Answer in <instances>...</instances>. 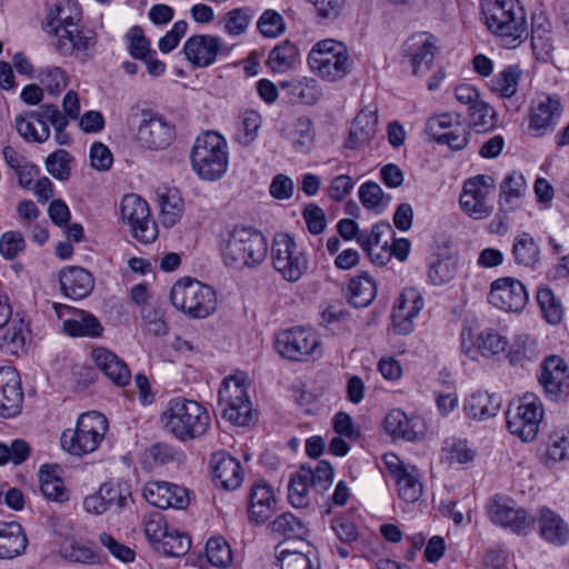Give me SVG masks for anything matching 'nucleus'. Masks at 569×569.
<instances>
[{
	"label": "nucleus",
	"mask_w": 569,
	"mask_h": 569,
	"mask_svg": "<svg viewBox=\"0 0 569 569\" xmlns=\"http://www.w3.org/2000/svg\"><path fill=\"white\" fill-rule=\"evenodd\" d=\"M482 21L499 44L516 49L529 36L527 14L519 0H481Z\"/></svg>",
	"instance_id": "f257e3e1"
},
{
	"label": "nucleus",
	"mask_w": 569,
	"mask_h": 569,
	"mask_svg": "<svg viewBox=\"0 0 569 569\" xmlns=\"http://www.w3.org/2000/svg\"><path fill=\"white\" fill-rule=\"evenodd\" d=\"M160 420L170 435L184 442L204 436L211 421L204 406L184 397L170 399Z\"/></svg>",
	"instance_id": "f03ea898"
},
{
	"label": "nucleus",
	"mask_w": 569,
	"mask_h": 569,
	"mask_svg": "<svg viewBox=\"0 0 569 569\" xmlns=\"http://www.w3.org/2000/svg\"><path fill=\"white\" fill-rule=\"evenodd\" d=\"M268 253L266 237L250 227H234L221 246V257L227 267L242 270L262 263Z\"/></svg>",
	"instance_id": "7ed1b4c3"
},
{
	"label": "nucleus",
	"mask_w": 569,
	"mask_h": 569,
	"mask_svg": "<svg viewBox=\"0 0 569 569\" xmlns=\"http://www.w3.org/2000/svg\"><path fill=\"white\" fill-rule=\"evenodd\" d=\"M308 66L321 79L337 82L351 72L353 61L345 43L335 39H323L311 48Z\"/></svg>",
	"instance_id": "20e7f679"
},
{
	"label": "nucleus",
	"mask_w": 569,
	"mask_h": 569,
	"mask_svg": "<svg viewBox=\"0 0 569 569\" xmlns=\"http://www.w3.org/2000/svg\"><path fill=\"white\" fill-rule=\"evenodd\" d=\"M108 430L107 418L98 411L82 413L76 428L62 432L61 447L68 453L82 457L94 452L103 440Z\"/></svg>",
	"instance_id": "39448f33"
},
{
	"label": "nucleus",
	"mask_w": 569,
	"mask_h": 569,
	"mask_svg": "<svg viewBox=\"0 0 569 569\" xmlns=\"http://www.w3.org/2000/svg\"><path fill=\"white\" fill-rule=\"evenodd\" d=\"M173 307L194 319H204L217 310V295L212 287L196 279L178 280L171 288Z\"/></svg>",
	"instance_id": "423d86ee"
},
{
	"label": "nucleus",
	"mask_w": 569,
	"mask_h": 569,
	"mask_svg": "<svg viewBox=\"0 0 569 569\" xmlns=\"http://www.w3.org/2000/svg\"><path fill=\"white\" fill-rule=\"evenodd\" d=\"M194 171L204 180L221 178L228 168L227 142L214 131H208L196 139L191 151Z\"/></svg>",
	"instance_id": "0eeeda50"
},
{
	"label": "nucleus",
	"mask_w": 569,
	"mask_h": 569,
	"mask_svg": "<svg viewBox=\"0 0 569 569\" xmlns=\"http://www.w3.org/2000/svg\"><path fill=\"white\" fill-rule=\"evenodd\" d=\"M218 406L222 417L237 426H248L252 421V403L249 400L244 372L238 371L222 380Z\"/></svg>",
	"instance_id": "6e6552de"
},
{
	"label": "nucleus",
	"mask_w": 569,
	"mask_h": 569,
	"mask_svg": "<svg viewBox=\"0 0 569 569\" xmlns=\"http://www.w3.org/2000/svg\"><path fill=\"white\" fill-rule=\"evenodd\" d=\"M274 348L281 357L291 361L316 360L323 353L317 332L305 327L279 331L276 336Z\"/></svg>",
	"instance_id": "1a4fd4ad"
},
{
	"label": "nucleus",
	"mask_w": 569,
	"mask_h": 569,
	"mask_svg": "<svg viewBox=\"0 0 569 569\" xmlns=\"http://www.w3.org/2000/svg\"><path fill=\"white\" fill-rule=\"evenodd\" d=\"M271 261L274 270L289 282L300 280L309 268L307 253L287 233H279L273 238Z\"/></svg>",
	"instance_id": "9d476101"
},
{
	"label": "nucleus",
	"mask_w": 569,
	"mask_h": 569,
	"mask_svg": "<svg viewBox=\"0 0 569 569\" xmlns=\"http://www.w3.org/2000/svg\"><path fill=\"white\" fill-rule=\"evenodd\" d=\"M543 415L539 397L535 393H526L517 403L510 405L506 413L508 430L522 441H532L538 435Z\"/></svg>",
	"instance_id": "9b49d317"
},
{
	"label": "nucleus",
	"mask_w": 569,
	"mask_h": 569,
	"mask_svg": "<svg viewBox=\"0 0 569 569\" xmlns=\"http://www.w3.org/2000/svg\"><path fill=\"white\" fill-rule=\"evenodd\" d=\"M121 219L130 227L133 239L143 244L158 238V226L150 214L148 202L136 193L126 194L120 203Z\"/></svg>",
	"instance_id": "f8f14e48"
},
{
	"label": "nucleus",
	"mask_w": 569,
	"mask_h": 569,
	"mask_svg": "<svg viewBox=\"0 0 569 569\" xmlns=\"http://www.w3.org/2000/svg\"><path fill=\"white\" fill-rule=\"evenodd\" d=\"M486 511L492 523L510 529L516 535L527 533L536 522V517L530 516L526 509L516 508L512 500L498 495L489 499Z\"/></svg>",
	"instance_id": "ddd939ff"
},
{
	"label": "nucleus",
	"mask_w": 569,
	"mask_h": 569,
	"mask_svg": "<svg viewBox=\"0 0 569 569\" xmlns=\"http://www.w3.org/2000/svg\"><path fill=\"white\" fill-rule=\"evenodd\" d=\"M176 139V127L162 114L142 110L141 121L137 131V140L148 150L167 149Z\"/></svg>",
	"instance_id": "4468645a"
},
{
	"label": "nucleus",
	"mask_w": 569,
	"mask_h": 569,
	"mask_svg": "<svg viewBox=\"0 0 569 569\" xmlns=\"http://www.w3.org/2000/svg\"><path fill=\"white\" fill-rule=\"evenodd\" d=\"M495 190V180L487 174H478L463 183L459 198L461 208L475 219L487 218L493 210L489 194Z\"/></svg>",
	"instance_id": "2eb2a0df"
},
{
	"label": "nucleus",
	"mask_w": 569,
	"mask_h": 569,
	"mask_svg": "<svg viewBox=\"0 0 569 569\" xmlns=\"http://www.w3.org/2000/svg\"><path fill=\"white\" fill-rule=\"evenodd\" d=\"M429 137L440 146L459 151L467 147L470 132L460 122L459 113H441L429 118Z\"/></svg>",
	"instance_id": "dca6fc26"
},
{
	"label": "nucleus",
	"mask_w": 569,
	"mask_h": 569,
	"mask_svg": "<svg viewBox=\"0 0 569 569\" xmlns=\"http://www.w3.org/2000/svg\"><path fill=\"white\" fill-rule=\"evenodd\" d=\"M458 270V253L450 239L438 236L429 256V281L436 286L451 281Z\"/></svg>",
	"instance_id": "f3484780"
},
{
	"label": "nucleus",
	"mask_w": 569,
	"mask_h": 569,
	"mask_svg": "<svg viewBox=\"0 0 569 569\" xmlns=\"http://www.w3.org/2000/svg\"><path fill=\"white\" fill-rule=\"evenodd\" d=\"M186 59L196 68L213 64L219 56H227L230 48L219 38L211 34H194L183 46Z\"/></svg>",
	"instance_id": "a211bd4d"
},
{
	"label": "nucleus",
	"mask_w": 569,
	"mask_h": 569,
	"mask_svg": "<svg viewBox=\"0 0 569 569\" xmlns=\"http://www.w3.org/2000/svg\"><path fill=\"white\" fill-rule=\"evenodd\" d=\"M525 284L511 277L499 278L491 283L488 301L507 312H519L528 302Z\"/></svg>",
	"instance_id": "6ab92c4d"
},
{
	"label": "nucleus",
	"mask_w": 569,
	"mask_h": 569,
	"mask_svg": "<svg viewBox=\"0 0 569 569\" xmlns=\"http://www.w3.org/2000/svg\"><path fill=\"white\" fill-rule=\"evenodd\" d=\"M563 108L558 94H541L531 104L528 128L535 136H543L552 130L562 114Z\"/></svg>",
	"instance_id": "aec40b11"
},
{
	"label": "nucleus",
	"mask_w": 569,
	"mask_h": 569,
	"mask_svg": "<svg viewBox=\"0 0 569 569\" xmlns=\"http://www.w3.org/2000/svg\"><path fill=\"white\" fill-rule=\"evenodd\" d=\"M393 234L391 224L380 221L372 226L370 232L360 234L359 246L367 252L373 264L386 266L392 258L389 241Z\"/></svg>",
	"instance_id": "412c9836"
},
{
	"label": "nucleus",
	"mask_w": 569,
	"mask_h": 569,
	"mask_svg": "<svg viewBox=\"0 0 569 569\" xmlns=\"http://www.w3.org/2000/svg\"><path fill=\"white\" fill-rule=\"evenodd\" d=\"M527 191V183L523 174L518 171L509 173L500 184V211L492 220L491 224L497 223V232L507 231L506 213L520 206L521 198Z\"/></svg>",
	"instance_id": "4be33fe9"
},
{
	"label": "nucleus",
	"mask_w": 569,
	"mask_h": 569,
	"mask_svg": "<svg viewBox=\"0 0 569 569\" xmlns=\"http://www.w3.org/2000/svg\"><path fill=\"white\" fill-rule=\"evenodd\" d=\"M142 492L144 499L159 509H184L190 502L189 491L184 487L167 481H149Z\"/></svg>",
	"instance_id": "5701e85b"
},
{
	"label": "nucleus",
	"mask_w": 569,
	"mask_h": 569,
	"mask_svg": "<svg viewBox=\"0 0 569 569\" xmlns=\"http://www.w3.org/2000/svg\"><path fill=\"white\" fill-rule=\"evenodd\" d=\"M425 306L423 297L415 288H406L392 310L393 330L398 335H408L413 330V319Z\"/></svg>",
	"instance_id": "b1692460"
},
{
	"label": "nucleus",
	"mask_w": 569,
	"mask_h": 569,
	"mask_svg": "<svg viewBox=\"0 0 569 569\" xmlns=\"http://www.w3.org/2000/svg\"><path fill=\"white\" fill-rule=\"evenodd\" d=\"M539 382L545 393L551 400H558L561 395L568 393L569 382L567 365L559 356H549L541 363Z\"/></svg>",
	"instance_id": "393cba45"
},
{
	"label": "nucleus",
	"mask_w": 569,
	"mask_h": 569,
	"mask_svg": "<svg viewBox=\"0 0 569 569\" xmlns=\"http://www.w3.org/2000/svg\"><path fill=\"white\" fill-rule=\"evenodd\" d=\"M23 392L18 372L10 368H0V416H17L22 407Z\"/></svg>",
	"instance_id": "a878e982"
},
{
	"label": "nucleus",
	"mask_w": 569,
	"mask_h": 569,
	"mask_svg": "<svg viewBox=\"0 0 569 569\" xmlns=\"http://www.w3.org/2000/svg\"><path fill=\"white\" fill-rule=\"evenodd\" d=\"M276 507L274 489L263 480L256 481L249 495V520L257 525L264 523L273 515Z\"/></svg>",
	"instance_id": "bb28decb"
},
{
	"label": "nucleus",
	"mask_w": 569,
	"mask_h": 569,
	"mask_svg": "<svg viewBox=\"0 0 569 569\" xmlns=\"http://www.w3.org/2000/svg\"><path fill=\"white\" fill-rule=\"evenodd\" d=\"M44 117V104L38 110H29L19 113L14 118V128L19 136L27 142L43 143L50 137V128Z\"/></svg>",
	"instance_id": "cd10ccee"
},
{
	"label": "nucleus",
	"mask_w": 569,
	"mask_h": 569,
	"mask_svg": "<svg viewBox=\"0 0 569 569\" xmlns=\"http://www.w3.org/2000/svg\"><path fill=\"white\" fill-rule=\"evenodd\" d=\"M53 36L57 38L56 48L62 56H70L76 51H87L96 44L94 32L81 29L79 23L59 29Z\"/></svg>",
	"instance_id": "c85d7f7f"
},
{
	"label": "nucleus",
	"mask_w": 569,
	"mask_h": 569,
	"mask_svg": "<svg viewBox=\"0 0 569 569\" xmlns=\"http://www.w3.org/2000/svg\"><path fill=\"white\" fill-rule=\"evenodd\" d=\"M94 365L117 386L124 387L131 380L127 363L112 351L99 347L91 352Z\"/></svg>",
	"instance_id": "c756f323"
},
{
	"label": "nucleus",
	"mask_w": 569,
	"mask_h": 569,
	"mask_svg": "<svg viewBox=\"0 0 569 569\" xmlns=\"http://www.w3.org/2000/svg\"><path fill=\"white\" fill-rule=\"evenodd\" d=\"M213 476L217 485L236 490L243 481V469L239 460L226 452H218L211 459Z\"/></svg>",
	"instance_id": "7c9ffc66"
},
{
	"label": "nucleus",
	"mask_w": 569,
	"mask_h": 569,
	"mask_svg": "<svg viewBox=\"0 0 569 569\" xmlns=\"http://www.w3.org/2000/svg\"><path fill=\"white\" fill-rule=\"evenodd\" d=\"M28 538L19 522L0 521V560H12L26 552Z\"/></svg>",
	"instance_id": "2f4dec72"
},
{
	"label": "nucleus",
	"mask_w": 569,
	"mask_h": 569,
	"mask_svg": "<svg viewBox=\"0 0 569 569\" xmlns=\"http://www.w3.org/2000/svg\"><path fill=\"white\" fill-rule=\"evenodd\" d=\"M59 280L63 293L74 300L90 295L94 284L91 273L81 267L63 268Z\"/></svg>",
	"instance_id": "473e14b6"
},
{
	"label": "nucleus",
	"mask_w": 569,
	"mask_h": 569,
	"mask_svg": "<svg viewBox=\"0 0 569 569\" xmlns=\"http://www.w3.org/2000/svg\"><path fill=\"white\" fill-rule=\"evenodd\" d=\"M82 12L77 2L62 0L57 2L48 12L43 29L48 33H56L64 27H73L80 23Z\"/></svg>",
	"instance_id": "72a5a7b5"
},
{
	"label": "nucleus",
	"mask_w": 569,
	"mask_h": 569,
	"mask_svg": "<svg viewBox=\"0 0 569 569\" xmlns=\"http://www.w3.org/2000/svg\"><path fill=\"white\" fill-rule=\"evenodd\" d=\"M536 521L539 523V533L546 541L555 546H563L569 540L568 526L559 515L549 508H541Z\"/></svg>",
	"instance_id": "f704fd0d"
},
{
	"label": "nucleus",
	"mask_w": 569,
	"mask_h": 569,
	"mask_svg": "<svg viewBox=\"0 0 569 569\" xmlns=\"http://www.w3.org/2000/svg\"><path fill=\"white\" fill-rule=\"evenodd\" d=\"M378 124L376 111L361 110L355 118L349 136L345 142L348 149H357L375 137Z\"/></svg>",
	"instance_id": "c9c22d12"
},
{
	"label": "nucleus",
	"mask_w": 569,
	"mask_h": 569,
	"mask_svg": "<svg viewBox=\"0 0 569 569\" xmlns=\"http://www.w3.org/2000/svg\"><path fill=\"white\" fill-rule=\"evenodd\" d=\"M40 491L50 501L64 503L70 499V491L58 476V467L43 465L39 470Z\"/></svg>",
	"instance_id": "e433bc0d"
},
{
	"label": "nucleus",
	"mask_w": 569,
	"mask_h": 569,
	"mask_svg": "<svg viewBox=\"0 0 569 569\" xmlns=\"http://www.w3.org/2000/svg\"><path fill=\"white\" fill-rule=\"evenodd\" d=\"M64 311L71 312L68 307L63 308ZM102 326L100 321L92 315L82 311L73 310L72 317L63 320V331L72 337H99L102 333Z\"/></svg>",
	"instance_id": "4c0bfd02"
},
{
	"label": "nucleus",
	"mask_w": 569,
	"mask_h": 569,
	"mask_svg": "<svg viewBox=\"0 0 569 569\" xmlns=\"http://www.w3.org/2000/svg\"><path fill=\"white\" fill-rule=\"evenodd\" d=\"M500 408V402L486 391H477L470 395L463 405V410L469 418L483 420L495 417Z\"/></svg>",
	"instance_id": "58836bf2"
},
{
	"label": "nucleus",
	"mask_w": 569,
	"mask_h": 569,
	"mask_svg": "<svg viewBox=\"0 0 569 569\" xmlns=\"http://www.w3.org/2000/svg\"><path fill=\"white\" fill-rule=\"evenodd\" d=\"M280 88L288 91L291 101L301 102L308 106L316 104L322 97L318 81L303 78L292 81H280Z\"/></svg>",
	"instance_id": "ea45409f"
},
{
	"label": "nucleus",
	"mask_w": 569,
	"mask_h": 569,
	"mask_svg": "<svg viewBox=\"0 0 569 569\" xmlns=\"http://www.w3.org/2000/svg\"><path fill=\"white\" fill-rule=\"evenodd\" d=\"M160 218L164 227H173L181 218L184 203L177 189H166L158 194Z\"/></svg>",
	"instance_id": "a19ab883"
},
{
	"label": "nucleus",
	"mask_w": 569,
	"mask_h": 569,
	"mask_svg": "<svg viewBox=\"0 0 569 569\" xmlns=\"http://www.w3.org/2000/svg\"><path fill=\"white\" fill-rule=\"evenodd\" d=\"M511 252L519 266L532 268L540 261V248L529 232L515 237Z\"/></svg>",
	"instance_id": "79ce46f5"
},
{
	"label": "nucleus",
	"mask_w": 569,
	"mask_h": 569,
	"mask_svg": "<svg viewBox=\"0 0 569 569\" xmlns=\"http://www.w3.org/2000/svg\"><path fill=\"white\" fill-rule=\"evenodd\" d=\"M312 475L306 466L291 476L288 487V499L296 508H303L309 505V491L312 489L310 479Z\"/></svg>",
	"instance_id": "37998d69"
},
{
	"label": "nucleus",
	"mask_w": 569,
	"mask_h": 569,
	"mask_svg": "<svg viewBox=\"0 0 569 569\" xmlns=\"http://www.w3.org/2000/svg\"><path fill=\"white\" fill-rule=\"evenodd\" d=\"M316 130L310 117L301 116L292 122L290 139L297 152L309 153L315 146Z\"/></svg>",
	"instance_id": "c03bdc74"
},
{
	"label": "nucleus",
	"mask_w": 569,
	"mask_h": 569,
	"mask_svg": "<svg viewBox=\"0 0 569 569\" xmlns=\"http://www.w3.org/2000/svg\"><path fill=\"white\" fill-rule=\"evenodd\" d=\"M349 302L356 308L369 306L377 293L375 280L368 274L352 278L349 282Z\"/></svg>",
	"instance_id": "a18cd8bd"
},
{
	"label": "nucleus",
	"mask_w": 569,
	"mask_h": 569,
	"mask_svg": "<svg viewBox=\"0 0 569 569\" xmlns=\"http://www.w3.org/2000/svg\"><path fill=\"white\" fill-rule=\"evenodd\" d=\"M383 427L388 435L395 439H405L415 441L417 432L413 430L411 421L407 415L400 409L390 410L383 420Z\"/></svg>",
	"instance_id": "49530a36"
},
{
	"label": "nucleus",
	"mask_w": 569,
	"mask_h": 569,
	"mask_svg": "<svg viewBox=\"0 0 569 569\" xmlns=\"http://www.w3.org/2000/svg\"><path fill=\"white\" fill-rule=\"evenodd\" d=\"M262 118L256 110H244L238 117L234 139L242 146H249L257 138L261 128Z\"/></svg>",
	"instance_id": "de8ad7c7"
},
{
	"label": "nucleus",
	"mask_w": 569,
	"mask_h": 569,
	"mask_svg": "<svg viewBox=\"0 0 569 569\" xmlns=\"http://www.w3.org/2000/svg\"><path fill=\"white\" fill-rule=\"evenodd\" d=\"M359 200L362 206L377 213L383 212L391 200L390 194H386L381 187L375 181L363 182L358 190Z\"/></svg>",
	"instance_id": "09e8293b"
},
{
	"label": "nucleus",
	"mask_w": 569,
	"mask_h": 569,
	"mask_svg": "<svg viewBox=\"0 0 569 569\" xmlns=\"http://www.w3.org/2000/svg\"><path fill=\"white\" fill-rule=\"evenodd\" d=\"M399 497L407 502H416L422 495L423 485L416 467L407 468V471L397 478Z\"/></svg>",
	"instance_id": "8fccbe9b"
},
{
	"label": "nucleus",
	"mask_w": 569,
	"mask_h": 569,
	"mask_svg": "<svg viewBox=\"0 0 569 569\" xmlns=\"http://www.w3.org/2000/svg\"><path fill=\"white\" fill-rule=\"evenodd\" d=\"M497 113L495 109L486 101L480 100L468 109L469 124L477 132H487L496 124Z\"/></svg>",
	"instance_id": "3c124183"
},
{
	"label": "nucleus",
	"mask_w": 569,
	"mask_h": 569,
	"mask_svg": "<svg viewBox=\"0 0 569 569\" xmlns=\"http://www.w3.org/2000/svg\"><path fill=\"white\" fill-rule=\"evenodd\" d=\"M521 74L522 71L519 66H508L491 80L492 91L499 93L503 98H511L517 92Z\"/></svg>",
	"instance_id": "603ef678"
},
{
	"label": "nucleus",
	"mask_w": 569,
	"mask_h": 569,
	"mask_svg": "<svg viewBox=\"0 0 569 569\" xmlns=\"http://www.w3.org/2000/svg\"><path fill=\"white\" fill-rule=\"evenodd\" d=\"M37 79L43 88L53 96L63 91L69 83V76L67 71L56 66H47L39 69Z\"/></svg>",
	"instance_id": "864d4df0"
},
{
	"label": "nucleus",
	"mask_w": 569,
	"mask_h": 569,
	"mask_svg": "<svg viewBox=\"0 0 569 569\" xmlns=\"http://www.w3.org/2000/svg\"><path fill=\"white\" fill-rule=\"evenodd\" d=\"M270 527L273 533H278L287 539L302 538L307 533L306 525L291 512L278 516Z\"/></svg>",
	"instance_id": "5fc2aeb1"
},
{
	"label": "nucleus",
	"mask_w": 569,
	"mask_h": 569,
	"mask_svg": "<svg viewBox=\"0 0 569 569\" xmlns=\"http://www.w3.org/2000/svg\"><path fill=\"white\" fill-rule=\"evenodd\" d=\"M298 53L296 44L287 40L272 49L268 63L273 71L284 72L295 64Z\"/></svg>",
	"instance_id": "6e6d98bb"
},
{
	"label": "nucleus",
	"mask_w": 569,
	"mask_h": 569,
	"mask_svg": "<svg viewBox=\"0 0 569 569\" xmlns=\"http://www.w3.org/2000/svg\"><path fill=\"white\" fill-rule=\"evenodd\" d=\"M190 546V538L186 533L176 528H170L156 549L167 556L181 557L189 551Z\"/></svg>",
	"instance_id": "4d7b16f0"
},
{
	"label": "nucleus",
	"mask_w": 569,
	"mask_h": 569,
	"mask_svg": "<svg viewBox=\"0 0 569 569\" xmlns=\"http://www.w3.org/2000/svg\"><path fill=\"white\" fill-rule=\"evenodd\" d=\"M442 451L445 459L450 463H467L475 459L476 452L469 448L467 440L456 437L443 441Z\"/></svg>",
	"instance_id": "13d9d810"
},
{
	"label": "nucleus",
	"mask_w": 569,
	"mask_h": 569,
	"mask_svg": "<svg viewBox=\"0 0 569 569\" xmlns=\"http://www.w3.org/2000/svg\"><path fill=\"white\" fill-rule=\"evenodd\" d=\"M507 345V339L495 329L481 331L476 341L477 350L486 358L505 352Z\"/></svg>",
	"instance_id": "bf43d9fd"
},
{
	"label": "nucleus",
	"mask_w": 569,
	"mask_h": 569,
	"mask_svg": "<svg viewBox=\"0 0 569 569\" xmlns=\"http://www.w3.org/2000/svg\"><path fill=\"white\" fill-rule=\"evenodd\" d=\"M537 302L549 323L557 325L561 321L563 315L562 306L550 288H540L538 290Z\"/></svg>",
	"instance_id": "052dcab7"
},
{
	"label": "nucleus",
	"mask_w": 569,
	"mask_h": 569,
	"mask_svg": "<svg viewBox=\"0 0 569 569\" xmlns=\"http://www.w3.org/2000/svg\"><path fill=\"white\" fill-rule=\"evenodd\" d=\"M72 156L64 149H59L46 159L47 171L57 180L67 181L71 176Z\"/></svg>",
	"instance_id": "680f3d73"
},
{
	"label": "nucleus",
	"mask_w": 569,
	"mask_h": 569,
	"mask_svg": "<svg viewBox=\"0 0 569 569\" xmlns=\"http://www.w3.org/2000/svg\"><path fill=\"white\" fill-rule=\"evenodd\" d=\"M109 508L121 509L131 498L130 486L126 481H109L100 486Z\"/></svg>",
	"instance_id": "e2e57ef3"
},
{
	"label": "nucleus",
	"mask_w": 569,
	"mask_h": 569,
	"mask_svg": "<svg viewBox=\"0 0 569 569\" xmlns=\"http://www.w3.org/2000/svg\"><path fill=\"white\" fill-rule=\"evenodd\" d=\"M206 555L208 561L220 568L227 567L231 560V549L222 537H212L207 541Z\"/></svg>",
	"instance_id": "0e129e2a"
},
{
	"label": "nucleus",
	"mask_w": 569,
	"mask_h": 569,
	"mask_svg": "<svg viewBox=\"0 0 569 569\" xmlns=\"http://www.w3.org/2000/svg\"><path fill=\"white\" fill-rule=\"evenodd\" d=\"M257 28L266 38H277L286 31L283 17L272 9H267L260 16Z\"/></svg>",
	"instance_id": "69168bd1"
},
{
	"label": "nucleus",
	"mask_w": 569,
	"mask_h": 569,
	"mask_svg": "<svg viewBox=\"0 0 569 569\" xmlns=\"http://www.w3.org/2000/svg\"><path fill=\"white\" fill-rule=\"evenodd\" d=\"M279 569H319L308 553L283 549L277 556Z\"/></svg>",
	"instance_id": "338daca9"
},
{
	"label": "nucleus",
	"mask_w": 569,
	"mask_h": 569,
	"mask_svg": "<svg viewBox=\"0 0 569 569\" xmlns=\"http://www.w3.org/2000/svg\"><path fill=\"white\" fill-rule=\"evenodd\" d=\"M547 457L553 461L569 459V432L557 430L549 435Z\"/></svg>",
	"instance_id": "774afa93"
}]
</instances>
